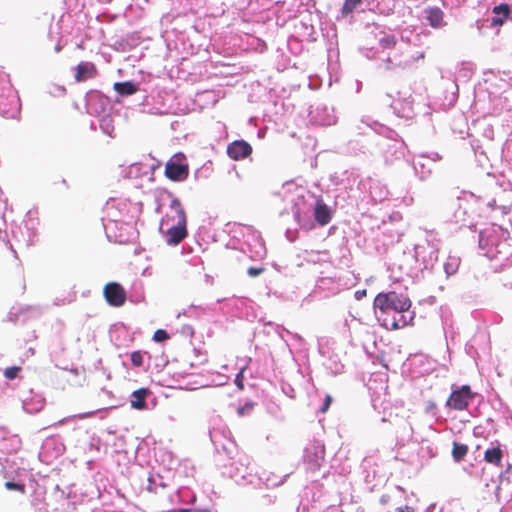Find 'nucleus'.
Here are the masks:
<instances>
[{"instance_id": "6e6552de", "label": "nucleus", "mask_w": 512, "mask_h": 512, "mask_svg": "<svg viewBox=\"0 0 512 512\" xmlns=\"http://www.w3.org/2000/svg\"><path fill=\"white\" fill-rule=\"evenodd\" d=\"M314 218L315 221L321 225H327L332 218L330 208L325 204L321 197H318L316 200V205L314 209Z\"/></svg>"}, {"instance_id": "4468645a", "label": "nucleus", "mask_w": 512, "mask_h": 512, "mask_svg": "<svg viewBox=\"0 0 512 512\" xmlns=\"http://www.w3.org/2000/svg\"><path fill=\"white\" fill-rule=\"evenodd\" d=\"M113 88L118 94L124 96L133 95L138 91V86L130 81L116 82Z\"/></svg>"}, {"instance_id": "f03ea898", "label": "nucleus", "mask_w": 512, "mask_h": 512, "mask_svg": "<svg viewBox=\"0 0 512 512\" xmlns=\"http://www.w3.org/2000/svg\"><path fill=\"white\" fill-rule=\"evenodd\" d=\"M170 208L175 211V216L170 217L168 214L162 219L161 225L167 224L172 218L176 220V224L169 227L166 231L167 243L169 245H178L188 235L187 231V217L184 208L179 199L174 198L170 203Z\"/></svg>"}, {"instance_id": "4be33fe9", "label": "nucleus", "mask_w": 512, "mask_h": 512, "mask_svg": "<svg viewBox=\"0 0 512 512\" xmlns=\"http://www.w3.org/2000/svg\"><path fill=\"white\" fill-rule=\"evenodd\" d=\"M170 338L169 334L164 329H158L154 332L153 340L156 342H163Z\"/></svg>"}, {"instance_id": "aec40b11", "label": "nucleus", "mask_w": 512, "mask_h": 512, "mask_svg": "<svg viewBox=\"0 0 512 512\" xmlns=\"http://www.w3.org/2000/svg\"><path fill=\"white\" fill-rule=\"evenodd\" d=\"M131 362L135 367H141L143 365V353L141 351H133L131 353Z\"/></svg>"}, {"instance_id": "9b49d317", "label": "nucleus", "mask_w": 512, "mask_h": 512, "mask_svg": "<svg viewBox=\"0 0 512 512\" xmlns=\"http://www.w3.org/2000/svg\"><path fill=\"white\" fill-rule=\"evenodd\" d=\"M494 17L491 19L492 26H501L509 18L511 10L508 4L497 5L492 10Z\"/></svg>"}, {"instance_id": "2eb2a0df", "label": "nucleus", "mask_w": 512, "mask_h": 512, "mask_svg": "<svg viewBox=\"0 0 512 512\" xmlns=\"http://www.w3.org/2000/svg\"><path fill=\"white\" fill-rule=\"evenodd\" d=\"M468 446L466 444L453 442L452 456L456 462L462 461L468 454Z\"/></svg>"}, {"instance_id": "ddd939ff", "label": "nucleus", "mask_w": 512, "mask_h": 512, "mask_svg": "<svg viewBox=\"0 0 512 512\" xmlns=\"http://www.w3.org/2000/svg\"><path fill=\"white\" fill-rule=\"evenodd\" d=\"M149 394L147 388H140L132 393L133 400L131 401V407L134 409L142 410L146 408V397Z\"/></svg>"}, {"instance_id": "423d86ee", "label": "nucleus", "mask_w": 512, "mask_h": 512, "mask_svg": "<svg viewBox=\"0 0 512 512\" xmlns=\"http://www.w3.org/2000/svg\"><path fill=\"white\" fill-rule=\"evenodd\" d=\"M189 167L186 163L170 160L165 165V176L172 181H183L188 177Z\"/></svg>"}, {"instance_id": "c85d7f7f", "label": "nucleus", "mask_w": 512, "mask_h": 512, "mask_svg": "<svg viewBox=\"0 0 512 512\" xmlns=\"http://www.w3.org/2000/svg\"><path fill=\"white\" fill-rule=\"evenodd\" d=\"M425 55L424 53H421L418 58L424 59Z\"/></svg>"}, {"instance_id": "39448f33", "label": "nucleus", "mask_w": 512, "mask_h": 512, "mask_svg": "<svg viewBox=\"0 0 512 512\" xmlns=\"http://www.w3.org/2000/svg\"><path fill=\"white\" fill-rule=\"evenodd\" d=\"M252 154L251 145L245 140H235L227 146V155L235 161L249 157Z\"/></svg>"}, {"instance_id": "cd10ccee", "label": "nucleus", "mask_w": 512, "mask_h": 512, "mask_svg": "<svg viewBox=\"0 0 512 512\" xmlns=\"http://www.w3.org/2000/svg\"><path fill=\"white\" fill-rule=\"evenodd\" d=\"M168 512H189V509H183V508L172 509V510H169Z\"/></svg>"}, {"instance_id": "20e7f679", "label": "nucleus", "mask_w": 512, "mask_h": 512, "mask_svg": "<svg viewBox=\"0 0 512 512\" xmlns=\"http://www.w3.org/2000/svg\"><path fill=\"white\" fill-rule=\"evenodd\" d=\"M103 295L106 302L113 307L123 306L127 299L125 289L118 282H108L103 288Z\"/></svg>"}, {"instance_id": "f257e3e1", "label": "nucleus", "mask_w": 512, "mask_h": 512, "mask_svg": "<svg viewBox=\"0 0 512 512\" xmlns=\"http://www.w3.org/2000/svg\"><path fill=\"white\" fill-rule=\"evenodd\" d=\"M373 305L375 309H379L382 313L394 311L401 314L398 319L393 318L390 323H384L386 328L391 330L404 328L413 320V316L406 318V316L403 315V313L409 311L412 305L410 298L406 294L397 293L395 291L387 293L381 292L376 295Z\"/></svg>"}, {"instance_id": "5701e85b", "label": "nucleus", "mask_w": 512, "mask_h": 512, "mask_svg": "<svg viewBox=\"0 0 512 512\" xmlns=\"http://www.w3.org/2000/svg\"><path fill=\"white\" fill-rule=\"evenodd\" d=\"M265 271L264 267H249L247 273L250 277H257Z\"/></svg>"}, {"instance_id": "bb28decb", "label": "nucleus", "mask_w": 512, "mask_h": 512, "mask_svg": "<svg viewBox=\"0 0 512 512\" xmlns=\"http://www.w3.org/2000/svg\"><path fill=\"white\" fill-rule=\"evenodd\" d=\"M396 512H414V509L409 506H405V507L397 508Z\"/></svg>"}, {"instance_id": "a211bd4d", "label": "nucleus", "mask_w": 512, "mask_h": 512, "mask_svg": "<svg viewBox=\"0 0 512 512\" xmlns=\"http://www.w3.org/2000/svg\"><path fill=\"white\" fill-rule=\"evenodd\" d=\"M379 43L382 48L391 49L396 45L397 40L393 35H386L380 39Z\"/></svg>"}, {"instance_id": "1a4fd4ad", "label": "nucleus", "mask_w": 512, "mask_h": 512, "mask_svg": "<svg viewBox=\"0 0 512 512\" xmlns=\"http://www.w3.org/2000/svg\"><path fill=\"white\" fill-rule=\"evenodd\" d=\"M97 75V68L91 62H81L76 67L75 80L76 82H83L89 78H94Z\"/></svg>"}, {"instance_id": "6ab92c4d", "label": "nucleus", "mask_w": 512, "mask_h": 512, "mask_svg": "<svg viewBox=\"0 0 512 512\" xmlns=\"http://www.w3.org/2000/svg\"><path fill=\"white\" fill-rule=\"evenodd\" d=\"M4 486L7 490H15L22 494L25 493V484H23V483H15V482L7 481V482H5Z\"/></svg>"}, {"instance_id": "dca6fc26", "label": "nucleus", "mask_w": 512, "mask_h": 512, "mask_svg": "<svg viewBox=\"0 0 512 512\" xmlns=\"http://www.w3.org/2000/svg\"><path fill=\"white\" fill-rule=\"evenodd\" d=\"M362 2V0H345L341 9L343 15H348Z\"/></svg>"}, {"instance_id": "393cba45", "label": "nucleus", "mask_w": 512, "mask_h": 512, "mask_svg": "<svg viewBox=\"0 0 512 512\" xmlns=\"http://www.w3.org/2000/svg\"><path fill=\"white\" fill-rule=\"evenodd\" d=\"M243 380H244V377H243V372L240 371L237 376H236V379H235V383L237 385V387L241 390L244 389V383H243Z\"/></svg>"}, {"instance_id": "9d476101", "label": "nucleus", "mask_w": 512, "mask_h": 512, "mask_svg": "<svg viewBox=\"0 0 512 512\" xmlns=\"http://www.w3.org/2000/svg\"><path fill=\"white\" fill-rule=\"evenodd\" d=\"M425 18L433 28H441L445 25L444 13L438 7H429L425 10Z\"/></svg>"}, {"instance_id": "f3484780", "label": "nucleus", "mask_w": 512, "mask_h": 512, "mask_svg": "<svg viewBox=\"0 0 512 512\" xmlns=\"http://www.w3.org/2000/svg\"><path fill=\"white\" fill-rule=\"evenodd\" d=\"M11 92V85L7 75H0V98Z\"/></svg>"}, {"instance_id": "7ed1b4c3", "label": "nucleus", "mask_w": 512, "mask_h": 512, "mask_svg": "<svg viewBox=\"0 0 512 512\" xmlns=\"http://www.w3.org/2000/svg\"><path fill=\"white\" fill-rule=\"evenodd\" d=\"M475 398V393L472 392L470 386L463 385L457 390H454L450 397L447 399L446 405L454 410H465Z\"/></svg>"}, {"instance_id": "f8f14e48", "label": "nucleus", "mask_w": 512, "mask_h": 512, "mask_svg": "<svg viewBox=\"0 0 512 512\" xmlns=\"http://www.w3.org/2000/svg\"><path fill=\"white\" fill-rule=\"evenodd\" d=\"M503 451L497 446L493 448H489L484 453V460L495 466L500 467L502 465Z\"/></svg>"}, {"instance_id": "0eeeda50", "label": "nucleus", "mask_w": 512, "mask_h": 512, "mask_svg": "<svg viewBox=\"0 0 512 512\" xmlns=\"http://www.w3.org/2000/svg\"><path fill=\"white\" fill-rule=\"evenodd\" d=\"M325 456V448L322 445L314 444L310 447L306 448L304 459L307 462L311 469L316 470L321 466V461Z\"/></svg>"}, {"instance_id": "a878e982", "label": "nucleus", "mask_w": 512, "mask_h": 512, "mask_svg": "<svg viewBox=\"0 0 512 512\" xmlns=\"http://www.w3.org/2000/svg\"><path fill=\"white\" fill-rule=\"evenodd\" d=\"M366 293H367V292H366V290H365V289H363V290H358V291H356V292H355V296H356V298L359 300V299H361L362 297L366 296Z\"/></svg>"}, {"instance_id": "412c9836", "label": "nucleus", "mask_w": 512, "mask_h": 512, "mask_svg": "<svg viewBox=\"0 0 512 512\" xmlns=\"http://www.w3.org/2000/svg\"><path fill=\"white\" fill-rule=\"evenodd\" d=\"M20 370H21V367H18V366L8 367L4 371V376L9 380H13L18 376V373L20 372Z\"/></svg>"}, {"instance_id": "b1692460", "label": "nucleus", "mask_w": 512, "mask_h": 512, "mask_svg": "<svg viewBox=\"0 0 512 512\" xmlns=\"http://www.w3.org/2000/svg\"><path fill=\"white\" fill-rule=\"evenodd\" d=\"M331 403H332L331 395H326L323 406L320 408V412L326 413L329 410Z\"/></svg>"}]
</instances>
